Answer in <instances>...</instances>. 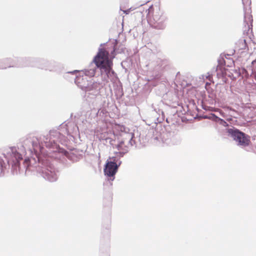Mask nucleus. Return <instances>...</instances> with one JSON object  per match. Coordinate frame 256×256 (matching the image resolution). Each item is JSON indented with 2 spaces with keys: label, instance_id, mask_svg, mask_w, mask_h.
Returning <instances> with one entry per match:
<instances>
[{
  "label": "nucleus",
  "instance_id": "f257e3e1",
  "mask_svg": "<svg viewBox=\"0 0 256 256\" xmlns=\"http://www.w3.org/2000/svg\"><path fill=\"white\" fill-rule=\"evenodd\" d=\"M106 55H108V52L104 48H100L88 68L82 71L84 76L76 75L80 72L78 70L67 72L76 74L74 78L75 84L88 95L98 96L105 82H108L109 80L115 82L118 79L116 74L112 70L113 62L111 60H97V59L103 58Z\"/></svg>",
  "mask_w": 256,
  "mask_h": 256
},
{
  "label": "nucleus",
  "instance_id": "f03ea898",
  "mask_svg": "<svg viewBox=\"0 0 256 256\" xmlns=\"http://www.w3.org/2000/svg\"><path fill=\"white\" fill-rule=\"evenodd\" d=\"M74 124L72 122L62 124L60 126L62 133L57 130H52L46 136L26 138L23 141L22 147L25 152L28 151L30 154L34 152V156L30 158H26L24 160L25 166L28 167L36 164V156H43L40 154L39 152H42L44 146L48 149L56 148L58 150L59 148V144H62L65 142L66 138L65 135H71L72 132L70 128H73L74 130H78V126H76V128H74Z\"/></svg>",
  "mask_w": 256,
  "mask_h": 256
},
{
  "label": "nucleus",
  "instance_id": "7ed1b4c3",
  "mask_svg": "<svg viewBox=\"0 0 256 256\" xmlns=\"http://www.w3.org/2000/svg\"><path fill=\"white\" fill-rule=\"evenodd\" d=\"M4 158L0 156V176H4L9 170L12 174L17 175L20 173V162L22 160L21 148L12 146L6 149L3 154Z\"/></svg>",
  "mask_w": 256,
  "mask_h": 256
},
{
  "label": "nucleus",
  "instance_id": "20e7f679",
  "mask_svg": "<svg viewBox=\"0 0 256 256\" xmlns=\"http://www.w3.org/2000/svg\"><path fill=\"white\" fill-rule=\"evenodd\" d=\"M204 118L212 120L224 126V132L227 136L232 138L237 143V146L242 148L248 146L250 143V137L248 134L232 126H229L224 120L219 118L214 113L203 116Z\"/></svg>",
  "mask_w": 256,
  "mask_h": 256
},
{
  "label": "nucleus",
  "instance_id": "39448f33",
  "mask_svg": "<svg viewBox=\"0 0 256 256\" xmlns=\"http://www.w3.org/2000/svg\"><path fill=\"white\" fill-rule=\"evenodd\" d=\"M36 164L33 165L34 167L41 168L40 171L41 176L46 180L50 182H54L57 180L59 171L54 166L56 161L54 160L50 161L49 158L46 156H36Z\"/></svg>",
  "mask_w": 256,
  "mask_h": 256
},
{
  "label": "nucleus",
  "instance_id": "423d86ee",
  "mask_svg": "<svg viewBox=\"0 0 256 256\" xmlns=\"http://www.w3.org/2000/svg\"><path fill=\"white\" fill-rule=\"evenodd\" d=\"M168 17L160 7L154 9L152 16H149L148 22L153 28L164 30L166 26Z\"/></svg>",
  "mask_w": 256,
  "mask_h": 256
},
{
  "label": "nucleus",
  "instance_id": "0eeeda50",
  "mask_svg": "<svg viewBox=\"0 0 256 256\" xmlns=\"http://www.w3.org/2000/svg\"><path fill=\"white\" fill-rule=\"evenodd\" d=\"M52 149L54 152H58V154H56V158H58L60 162L62 163H64L66 158L72 162H77L82 158V151L79 150L74 149L70 152H67L61 148L60 146L58 150L56 148Z\"/></svg>",
  "mask_w": 256,
  "mask_h": 256
},
{
  "label": "nucleus",
  "instance_id": "6e6552de",
  "mask_svg": "<svg viewBox=\"0 0 256 256\" xmlns=\"http://www.w3.org/2000/svg\"><path fill=\"white\" fill-rule=\"evenodd\" d=\"M244 6V27L243 28V32L244 35H246L250 38V33L252 32V16L250 14L251 10L250 8L247 9V6L251 4L250 0H242Z\"/></svg>",
  "mask_w": 256,
  "mask_h": 256
},
{
  "label": "nucleus",
  "instance_id": "1a4fd4ad",
  "mask_svg": "<svg viewBox=\"0 0 256 256\" xmlns=\"http://www.w3.org/2000/svg\"><path fill=\"white\" fill-rule=\"evenodd\" d=\"M22 63L21 67L32 66L47 70L48 61L38 58H21L19 60Z\"/></svg>",
  "mask_w": 256,
  "mask_h": 256
},
{
  "label": "nucleus",
  "instance_id": "9d476101",
  "mask_svg": "<svg viewBox=\"0 0 256 256\" xmlns=\"http://www.w3.org/2000/svg\"><path fill=\"white\" fill-rule=\"evenodd\" d=\"M118 165L115 164L114 162L106 161L104 166V172L111 185L112 184L111 182L114 180L115 175L118 172Z\"/></svg>",
  "mask_w": 256,
  "mask_h": 256
},
{
  "label": "nucleus",
  "instance_id": "9b49d317",
  "mask_svg": "<svg viewBox=\"0 0 256 256\" xmlns=\"http://www.w3.org/2000/svg\"><path fill=\"white\" fill-rule=\"evenodd\" d=\"M21 58H6L0 59V70H4L8 68L22 66V63L18 60Z\"/></svg>",
  "mask_w": 256,
  "mask_h": 256
},
{
  "label": "nucleus",
  "instance_id": "f8f14e48",
  "mask_svg": "<svg viewBox=\"0 0 256 256\" xmlns=\"http://www.w3.org/2000/svg\"><path fill=\"white\" fill-rule=\"evenodd\" d=\"M224 56L226 58V56L221 54L218 60V64L215 70V72L216 73V75L218 78L224 77L226 74V68L224 66L226 65V62L224 59Z\"/></svg>",
  "mask_w": 256,
  "mask_h": 256
},
{
  "label": "nucleus",
  "instance_id": "ddd939ff",
  "mask_svg": "<svg viewBox=\"0 0 256 256\" xmlns=\"http://www.w3.org/2000/svg\"><path fill=\"white\" fill-rule=\"evenodd\" d=\"M118 152L117 154H119L120 156H124L129 151V146L127 144L126 138H124V140H120L117 144H115V147Z\"/></svg>",
  "mask_w": 256,
  "mask_h": 256
},
{
  "label": "nucleus",
  "instance_id": "4468645a",
  "mask_svg": "<svg viewBox=\"0 0 256 256\" xmlns=\"http://www.w3.org/2000/svg\"><path fill=\"white\" fill-rule=\"evenodd\" d=\"M161 120L158 121V124H156V127L154 132V139L156 140H162L164 142V135L166 134L165 132V128L163 130L160 128L162 127Z\"/></svg>",
  "mask_w": 256,
  "mask_h": 256
},
{
  "label": "nucleus",
  "instance_id": "2eb2a0df",
  "mask_svg": "<svg viewBox=\"0 0 256 256\" xmlns=\"http://www.w3.org/2000/svg\"><path fill=\"white\" fill-rule=\"evenodd\" d=\"M107 43H108V42H106V43H104V44H100V47H101V46H105ZM118 44V40H116V39H114L113 40H112V50L110 52V54H111V58H108V56H109V55H110V54H108V55H106L103 58L97 59V60L98 61V62H100V61H102V60H106L108 59V60H111L112 61V59L114 58L115 57V56L116 55V48H117L116 47H117ZM99 48H98V49ZM104 50L107 52H108V54H109L108 52L106 50Z\"/></svg>",
  "mask_w": 256,
  "mask_h": 256
},
{
  "label": "nucleus",
  "instance_id": "dca6fc26",
  "mask_svg": "<svg viewBox=\"0 0 256 256\" xmlns=\"http://www.w3.org/2000/svg\"><path fill=\"white\" fill-rule=\"evenodd\" d=\"M62 67V66L60 64L54 61L50 60L48 61L47 70H49L50 72H58L60 71Z\"/></svg>",
  "mask_w": 256,
  "mask_h": 256
},
{
  "label": "nucleus",
  "instance_id": "f3484780",
  "mask_svg": "<svg viewBox=\"0 0 256 256\" xmlns=\"http://www.w3.org/2000/svg\"><path fill=\"white\" fill-rule=\"evenodd\" d=\"M110 216L102 224L103 231L104 232L106 236L108 238L110 236Z\"/></svg>",
  "mask_w": 256,
  "mask_h": 256
},
{
  "label": "nucleus",
  "instance_id": "a211bd4d",
  "mask_svg": "<svg viewBox=\"0 0 256 256\" xmlns=\"http://www.w3.org/2000/svg\"><path fill=\"white\" fill-rule=\"evenodd\" d=\"M114 154H116L115 156H112V158H110L106 160L108 161L109 162H114V164L118 165V168H119V166H120L122 162V161L120 160V158L122 156H120L119 154H118L116 152Z\"/></svg>",
  "mask_w": 256,
  "mask_h": 256
},
{
  "label": "nucleus",
  "instance_id": "6ab92c4d",
  "mask_svg": "<svg viewBox=\"0 0 256 256\" xmlns=\"http://www.w3.org/2000/svg\"><path fill=\"white\" fill-rule=\"evenodd\" d=\"M114 90L116 99H120L123 96V89L122 86H117L114 88Z\"/></svg>",
  "mask_w": 256,
  "mask_h": 256
},
{
  "label": "nucleus",
  "instance_id": "aec40b11",
  "mask_svg": "<svg viewBox=\"0 0 256 256\" xmlns=\"http://www.w3.org/2000/svg\"><path fill=\"white\" fill-rule=\"evenodd\" d=\"M134 138V134L132 133H129L126 134V142L128 146H133L135 144L136 142L133 139Z\"/></svg>",
  "mask_w": 256,
  "mask_h": 256
},
{
  "label": "nucleus",
  "instance_id": "412c9836",
  "mask_svg": "<svg viewBox=\"0 0 256 256\" xmlns=\"http://www.w3.org/2000/svg\"><path fill=\"white\" fill-rule=\"evenodd\" d=\"M238 44L240 50H246L248 47L245 39H240L238 42Z\"/></svg>",
  "mask_w": 256,
  "mask_h": 256
},
{
  "label": "nucleus",
  "instance_id": "4be33fe9",
  "mask_svg": "<svg viewBox=\"0 0 256 256\" xmlns=\"http://www.w3.org/2000/svg\"><path fill=\"white\" fill-rule=\"evenodd\" d=\"M112 198L110 196H109L107 198H104V206L107 207L108 210L112 206Z\"/></svg>",
  "mask_w": 256,
  "mask_h": 256
},
{
  "label": "nucleus",
  "instance_id": "5701e85b",
  "mask_svg": "<svg viewBox=\"0 0 256 256\" xmlns=\"http://www.w3.org/2000/svg\"><path fill=\"white\" fill-rule=\"evenodd\" d=\"M233 72H234V73L236 75V76H234L232 78V80H236L238 78L240 77L241 76L240 68L238 67L237 68L234 70Z\"/></svg>",
  "mask_w": 256,
  "mask_h": 256
},
{
  "label": "nucleus",
  "instance_id": "b1692460",
  "mask_svg": "<svg viewBox=\"0 0 256 256\" xmlns=\"http://www.w3.org/2000/svg\"><path fill=\"white\" fill-rule=\"evenodd\" d=\"M240 73H241V77L243 78L245 77L246 78H248L249 77V74L248 70L244 68H240Z\"/></svg>",
  "mask_w": 256,
  "mask_h": 256
},
{
  "label": "nucleus",
  "instance_id": "393cba45",
  "mask_svg": "<svg viewBox=\"0 0 256 256\" xmlns=\"http://www.w3.org/2000/svg\"><path fill=\"white\" fill-rule=\"evenodd\" d=\"M130 60H124L121 62V66L122 68L126 70V67H128L130 66Z\"/></svg>",
  "mask_w": 256,
  "mask_h": 256
},
{
  "label": "nucleus",
  "instance_id": "a878e982",
  "mask_svg": "<svg viewBox=\"0 0 256 256\" xmlns=\"http://www.w3.org/2000/svg\"><path fill=\"white\" fill-rule=\"evenodd\" d=\"M202 108L206 111H216V108L212 107L207 106L206 105H202Z\"/></svg>",
  "mask_w": 256,
  "mask_h": 256
},
{
  "label": "nucleus",
  "instance_id": "bb28decb",
  "mask_svg": "<svg viewBox=\"0 0 256 256\" xmlns=\"http://www.w3.org/2000/svg\"><path fill=\"white\" fill-rule=\"evenodd\" d=\"M110 140V141H109V143H110V145L112 146H114V147H115V146H114V143H113V142H114V141H115V140H112V138H106V140Z\"/></svg>",
  "mask_w": 256,
  "mask_h": 256
},
{
  "label": "nucleus",
  "instance_id": "cd10ccee",
  "mask_svg": "<svg viewBox=\"0 0 256 256\" xmlns=\"http://www.w3.org/2000/svg\"><path fill=\"white\" fill-rule=\"evenodd\" d=\"M209 98H210V104H213L214 102H215V100L214 98V96L212 95L209 96Z\"/></svg>",
  "mask_w": 256,
  "mask_h": 256
},
{
  "label": "nucleus",
  "instance_id": "c85d7f7f",
  "mask_svg": "<svg viewBox=\"0 0 256 256\" xmlns=\"http://www.w3.org/2000/svg\"><path fill=\"white\" fill-rule=\"evenodd\" d=\"M158 112H161L162 113V120H164V112L162 110H158Z\"/></svg>",
  "mask_w": 256,
  "mask_h": 256
},
{
  "label": "nucleus",
  "instance_id": "c756f323",
  "mask_svg": "<svg viewBox=\"0 0 256 256\" xmlns=\"http://www.w3.org/2000/svg\"><path fill=\"white\" fill-rule=\"evenodd\" d=\"M255 63H256V60H252V64H254Z\"/></svg>",
  "mask_w": 256,
  "mask_h": 256
},
{
  "label": "nucleus",
  "instance_id": "7c9ffc66",
  "mask_svg": "<svg viewBox=\"0 0 256 256\" xmlns=\"http://www.w3.org/2000/svg\"><path fill=\"white\" fill-rule=\"evenodd\" d=\"M228 109H229L230 110H234V109L232 108H230V107H228Z\"/></svg>",
  "mask_w": 256,
  "mask_h": 256
},
{
  "label": "nucleus",
  "instance_id": "2f4dec72",
  "mask_svg": "<svg viewBox=\"0 0 256 256\" xmlns=\"http://www.w3.org/2000/svg\"><path fill=\"white\" fill-rule=\"evenodd\" d=\"M152 8V6H151L148 9V10H150V8ZM147 10H146V11Z\"/></svg>",
  "mask_w": 256,
  "mask_h": 256
},
{
  "label": "nucleus",
  "instance_id": "473e14b6",
  "mask_svg": "<svg viewBox=\"0 0 256 256\" xmlns=\"http://www.w3.org/2000/svg\"><path fill=\"white\" fill-rule=\"evenodd\" d=\"M144 4H140V6H143V5H144Z\"/></svg>",
  "mask_w": 256,
  "mask_h": 256
},
{
  "label": "nucleus",
  "instance_id": "72a5a7b5",
  "mask_svg": "<svg viewBox=\"0 0 256 256\" xmlns=\"http://www.w3.org/2000/svg\"><path fill=\"white\" fill-rule=\"evenodd\" d=\"M124 13H126V14H128V12H124Z\"/></svg>",
  "mask_w": 256,
  "mask_h": 256
}]
</instances>
